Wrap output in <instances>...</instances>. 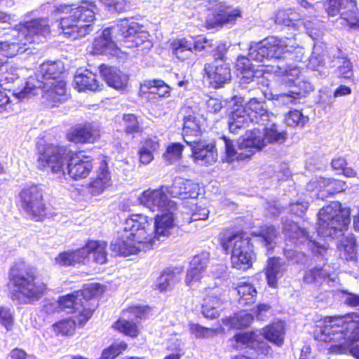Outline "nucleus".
I'll return each instance as SVG.
<instances>
[{
  "label": "nucleus",
  "mask_w": 359,
  "mask_h": 359,
  "mask_svg": "<svg viewBox=\"0 0 359 359\" xmlns=\"http://www.w3.org/2000/svg\"><path fill=\"white\" fill-rule=\"evenodd\" d=\"M184 146L180 143H172L168 145L163 156L169 164L177 163L182 157Z\"/></svg>",
  "instance_id": "09e8293b"
},
{
  "label": "nucleus",
  "mask_w": 359,
  "mask_h": 359,
  "mask_svg": "<svg viewBox=\"0 0 359 359\" xmlns=\"http://www.w3.org/2000/svg\"><path fill=\"white\" fill-rule=\"evenodd\" d=\"M193 44V49L195 52H201L202 50L206 52H212L213 44L212 40H209L204 36H199L194 40L191 41Z\"/></svg>",
  "instance_id": "13d9d810"
},
{
  "label": "nucleus",
  "mask_w": 359,
  "mask_h": 359,
  "mask_svg": "<svg viewBox=\"0 0 359 359\" xmlns=\"http://www.w3.org/2000/svg\"><path fill=\"white\" fill-rule=\"evenodd\" d=\"M238 16H240L239 11L225 7L217 15L216 21L219 25H222L234 21Z\"/></svg>",
  "instance_id": "864d4df0"
},
{
  "label": "nucleus",
  "mask_w": 359,
  "mask_h": 359,
  "mask_svg": "<svg viewBox=\"0 0 359 359\" xmlns=\"http://www.w3.org/2000/svg\"><path fill=\"white\" fill-rule=\"evenodd\" d=\"M337 22L350 31H359V15L355 0H346V8L340 13Z\"/></svg>",
  "instance_id": "c756f323"
},
{
  "label": "nucleus",
  "mask_w": 359,
  "mask_h": 359,
  "mask_svg": "<svg viewBox=\"0 0 359 359\" xmlns=\"http://www.w3.org/2000/svg\"><path fill=\"white\" fill-rule=\"evenodd\" d=\"M336 74L339 77L351 79L353 76V72L350 60L347 59H342V65L337 67Z\"/></svg>",
  "instance_id": "69168bd1"
},
{
  "label": "nucleus",
  "mask_w": 359,
  "mask_h": 359,
  "mask_svg": "<svg viewBox=\"0 0 359 359\" xmlns=\"http://www.w3.org/2000/svg\"><path fill=\"white\" fill-rule=\"evenodd\" d=\"M201 134L200 119L194 115H188L184 118V140H198Z\"/></svg>",
  "instance_id": "c9c22d12"
},
{
  "label": "nucleus",
  "mask_w": 359,
  "mask_h": 359,
  "mask_svg": "<svg viewBox=\"0 0 359 359\" xmlns=\"http://www.w3.org/2000/svg\"><path fill=\"white\" fill-rule=\"evenodd\" d=\"M107 243L103 241H88L81 248L85 261L92 260L100 264H105L107 261Z\"/></svg>",
  "instance_id": "cd10ccee"
},
{
  "label": "nucleus",
  "mask_w": 359,
  "mask_h": 359,
  "mask_svg": "<svg viewBox=\"0 0 359 359\" xmlns=\"http://www.w3.org/2000/svg\"><path fill=\"white\" fill-rule=\"evenodd\" d=\"M55 62H45L40 65L36 77H29L22 89H16L15 95L22 100L38 94L41 90L43 97L53 107L67 99L65 83L60 79L62 69Z\"/></svg>",
  "instance_id": "7ed1b4c3"
},
{
  "label": "nucleus",
  "mask_w": 359,
  "mask_h": 359,
  "mask_svg": "<svg viewBox=\"0 0 359 359\" xmlns=\"http://www.w3.org/2000/svg\"><path fill=\"white\" fill-rule=\"evenodd\" d=\"M346 189V182L333 178L316 177L313 178L306 186V190L314 192L311 197L316 196L318 199L324 200L329 196L343 191Z\"/></svg>",
  "instance_id": "dca6fc26"
},
{
  "label": "nucleus",
  "mask_w": 359,
  "mask_h": 359,
  "mask_svg": "<svg viewBox=\"0 0 359 359\" xmlns=\"http://www.w3.org/2000/svg\"><path fill=\"white\" fill-rule=\"evenodd\" d=\"M60 4L53 6L55 13H71L69 17L61 19L60 25L62 34L70 39H76L93 31V22L95 20L96 5L94 2L83 1L80 6Z\"/></svg>",
  "instance_id": "0eeeda50"
},
{
  "label": "nucleus",
  "mask_w": 359,
  "mask_h": 359,
  "mask_svg": "<svg viewBox=\"0 0 359 359\" xmlns=\"http://www.w3.org/2000/svg\"><path fill=\"white\" fill-rule=\"evenodd\" d=\"M115 327L121 332L131 337H135L139 334V329L135 323L125 319L118 320L115 323Z\"/></svg>",
  "instance_id": "603ef678"
},
{
  "label": "nucleus",
  "mask_w": 359,
  "mask_h": 359,
  "mask_svg": "<svg viewBox=\"0 0 359 359\" xmlns=\"http://www.w3.org/2000/svg\"><path fill=\"white\" fill-rule=\"evenodd\" d=\"M292 92V88L289 90L287 93H283L275 95L273 99L276 100L279 104L290 107L291 105L297 104L300 102L301 99Z\"/></svg>",
  "instance_id": "6e6d98bb"
},
{
  "label": "nucleus",
  "mask_w": 359,
  "mask_h": 359,
  "mask_svg": "<svg viewBox=\"0 0 359 359\" xmlns=\"http://www.w3.org/2000/svg\"><path fill=\"white\" fill-rule=\"evenodd\" d=\"M263 340L267 339L278 346H281L284 341V325L282 322L273 323L263 330Z\"/></svg>",
  "instance_id": "e433bc0d"
},
{
  "label": "nucleus",
  "mask_w": 359,
  "mask_h": 359,
  "mask_svg": "<svg viewBox=\"0 0 359 359\" xmlns=\"http://www.w3.org/2000/svg\"><path fill=\"white\" fill-rule=\"evenodd\" d=\"M209 262V253L203 252L194 256L191 262L190 268L187 271L186 283L190 287H197V284L203 278V273Z\"/></svg>",
  "instance_id": "393cba45"
},
{
  "label": "nucleus",
  "mask_w": 359,
  "mask_h": 359,
  "mask_svg": "<svg viewBox=\"0 0 359 359\" xmlns=\"http://www.w3.org/2000/svg\"><path fill=\"white\" fill-rule=\"evenodd\" d=\"M278 231L273 226H266L262 230L260 241L264 245L268 251L273 250L275 246V239L277 238Z\"/></svg>",
  "instance_id": "3c124183"
},
{
  "label": "nucleus",
  "mask_w": 359,
  "mask_h": 359,
  "mask_svg": "<svg viewBox=\"0 0 359 359\" xmlns=\"http://www.w3.org/2000/svg\"><path fill=\"white\" fill-rule=\"evenodd\" d=\"M189 332L198 339L210 338L217 333L215 330L201 326L197 323L189 324Z\"/></svg>",
  "instance_id": "5fc2aeb1"
},
{
  "label": "nucleus",
  "mask_w": 359,
  "mask_h": 359,
  "mask_svg": "<svg viewBox=\"0 0 359 359\" xmlns=\"http://www.w3.org/2000/svg\"><path fill=\"white\" fill-rule=\"evenodd\" d=\"M236 290L240 296L238 302L241 306L251 304L255 302L257 291L251 284L241 283L236 287Z\"/></svg>",
  "instance_id": "79ce46f5"
},
{
  "label": "nucleus",
  "mask_w": 359,
  "mask_h": 359,
  "mask_svg": "<svg viewBox=\"0 0 359 359\" xmlns=\"http://www.w3.org/2000/svg\"><path fill=\"white\" fill-rule=\"evenodd\" d=\"M275 73L279 76L286 77L288 82H292L295 85L298 76L301 73L299 67L287 65L283 62H280L276 65V69L274 70Z\"/></svg>",
  "instance_id": "c03bdc74"
},
{
  "label": "nucleus",
  "mask_w": 359,
  "mask_h": 359,
  "mask_svg": "<svg viewBox=\"0 0 359 359\" xmlns=\"http://www.w3.org/2000/svg\"><path fill=\"white\" fill-rule=\"evenodd\" d=\"M111 184L100 181L96 177L91 181L89 184V192L94 196H98L102 194L106 189L109 187Z\"/></svg>",
  "instance_id": "0e129e2a"
},
{
  "label": "nucleus",
  "mask_w": 359,
  "mask_h": 359,
  "mask_svg": "<svg viewBox=\"0 0 359 359\" xmlns=\"http://www.w3.org/2000/svg\"><path fill=\"white\" fill-rule=\"evenodd\" d=\"M221 245L226 254L231 252V262L233 268L246 270L252 266L255 253L251 238L245 233L224 237Z\"/></svg>",
  "instance_id": "9b49d317"
},
{
  "label": "nucleus",
  "mask_w": 359,
  "mask_h": 359,
  "mask_svg": "<svg viewBox=\"0 0 359 359\" xmlns=\"http://www.w3.org/2000/svg\"><path fill=\"white\" fill-rule=\"evenodd\" d=\"M316 333L319 340L332 344L330 348L342 351L359 341V318L353 320L348 315L326 317Z\"/></svg>",
  "instance_id": "39448f33"
},
{
  "label": "nucleus",
  "mask_w": 359,
  "mask_h": 359,
  "mask_svg": "<svg viewBox=\"0 0 359 359\" xmlns=\"http://www.w3.org/2000/svg\"><path fill=\"white\" fill-rule=\"evenodd\" d=\"M100 136L99 124L88 123L72 130L67 135L69 141L75 143H93Z\"/></svg>",
  "instance_id": "bb28decb"
},
{
  "label": "nucleus",
  "mask_w": 359,
  "mask_h": 359,
  "mask_svg": "<svg viewBox=\"0 0 359 359\" xmlns=\"http://www.w3.org/2000/svg\"><path fill=\"white\" fill-rule=\"evenodd\" d=\"M283 233L290 240L299 241L303 243L304 241H308V246L316 254H321L323 251L326 250V248L320 245L318 242L312 241L305 229L301 228L297 223L290 219H285L283 223Z\"/></svg>",
  "instance_id": "6ab92c4d"
},
{
  "label": "nucleus",
  "mask_w": 359,
  "mask_h": 359,
  "mask_svg": "<svg viewBox=\"0 0 359 359\" xmlns=\"http://www.w3.org/2000/svg\"><path fill=\"white\" fill-rule=\"evenodd\" d=\"M11 39L0 41V51L6 57H13L18 54L27 51L32 40L29 36H25L18 28L15 27L10 32Z\"/></svg>",
  "instance_id": "aec40b11"
},
{
  "label": "nucleus",
  "mask_w": 359,
  "mask_h": 359,
  "mask_svg": "<svg viewBox=\"0 0 359 359\" xmlns=\"http://www.w3.org/2000/svg\"><path fill=\"white\" fill-rule=\"evenodd\" d=\"M14 322L13 313L8 307H0V324L7 330H11Z\"/></svg>",
  "instance_id": "052dcab7"
},
{
  "label": "nucleus",
  "mask_w": 359,
  "mask_h": 359,
  "mask_svg": "<svg viewBox=\"0 0 359 359\" xmlns=\"http://www.w3.org/2000/svg\"><path fill=\"white\" fill-rule=\"evenodd\" d=\"M224 47L217 46V49L219 51V54L215 53L214 55L221 60H215L211 64H205L204 71L206 73L210 84L215 88H219L224 86V84L231 81V70L228 64L222 60L223 53L220 49Z\"/></svg>",
  "instance_id": "f3484780"
},
{
  "label": "nucleus",
  "mask_w": 359,
  "mask_h": 359,
  "mask_svg": "<svg viewBox=\"0 0 359 359\" xmlns=\"http://www.w3.org/2000/svg\"><path fill=\"white\" fill-rule=\"evenodd\" d=\"M16 27L25 36L31 38L30 44L38 42L41 37L45 38L50 33L49 20L45 18L28 20Z\"/></svg>",
  "instance_id": "4be33fe9"
},
{
  "label": "nucleus",
  "mask_w": 359,
  "mask_h": 359,
  "mask_svg": "<svg viewBox=\"0 0 359 359\" xmlns=\"http://www.w3.org/2000/svg\"><path fill=\"white\" fill-rule=\"evenodd\" d=\"M243 75L240 79V86L243 90H248V86L247 85L253 86L255 76L253 74V71H247L245 72H242Z\"/></svg>",
  "instance_id": "774afa93"
},
{
  "label": "nucleus",
  "mask_w": 359,
  "mask_h": 359,
  "mask_svg": "<svg viewBox=\"0 0 359 359\" xmlns=\"http://www.w3.org/2000/svg\"><path fill=\"white\" fill-rule=\"evenodd\" d=\"M191 149V156L195 163L201 166H208L217 161V151L212 143L207 144L200 140H186Z\"/></svg>",
  "instance_id": "a211bd4d"
},
{
  "label": "nucleus",
  "mask_w": 359,
  "mask_h": 359,
  "mask_svg": "<svg viewBox=\"0 0 359 359\" xmlns=\"http://www.w3.org/2000/svg\"><path fill=\"white\" fill-rule=\"evenodd\" d=\"M96 178L112 184L111 175L106 161H102L96 171Z\"/></svg>",
  "instance_id": "680f3d73"
},
{
  "label": "nucleus",
  "mask_w": 359,
  "mask_h": 359,
  "mask_svg": "<svg viewBox=\"0 0 359 359\" xmlns=\"http://www.w3.org/2000/svg\"><path fill=\"white\" fill-rule=\"evenodd\" d=\"M129 24L132 25V23L136 24L137 27L135 28L134 32L128 33V36L126 35V38L123 41L121 46L127 47L128 48H137V53H147L152 47L151 41L149 40L148 32L142 29L143 27L140 25L137 22L134 21H130L126 19H123Z\"/></svg>",
  "instance_id": "412c9836"
},
{
  "label": "nucleus",
  "mask_w": 359,
  "mask_h": 359,
  "mask_svg": "<svg viewBox=\"0 0 359 359\" xmlns=\"http://www.w3.org/2000/svg\"><path fill=\"white\" fill-rule=\"evenodd\" d=\"M100 288L98 283L86 285L81 290L61 297L58 306L66 312L79 316V323L85 325L91 318L95 307V304L90 302H96L94 297L97 295Z\"/></svg>",
  "instance_id": "1a4fd4ad"
},
{
  "label": "nucleus",
  "mask_w": 359,
  "mask_h": 359,
  "mask_svg": "<svg viewBox=\"0 0 359 359\" xmlns=\"http://www.w3.org/2000/svg\"><path fill=\"white\" fill-rule=\"evenodd\" d=\"M37 167L40 170L50 169L52 173L67 174L74 180L87 177L93 166L92 158L82 151L73 152L64 147L48 144L39 149Z\"/></svg>",
  "instance_id": "f257e3e1"
},
{
  "label": "nucleus",
  "mask_w": 359,
  "mask_h": 359,
  "mask_svg": "<svg viewBox=\"0 0 359 359\" xmlns=\"http://www.w3.org/2000/svg\"><path fill=\"white\" fill-rule=\"evenodd\" d=\"M219 289L213 288L211 294L203 299L202 305V313L207 318H216L219 316V309L223 304V301L219 297Z\"/></svg>",
  "instance_id": "473e14b6"
},
{
  "label": "nucleus",
  "mask_w": 359,
  "mask_h": 359,
  "mask_svg": "<svg viewBox=\"0 0 359 359\" xmlns=\"http://www.w3.org/2000/svg\"><path fill=\"white\" fill-rule=\"evenodd\" d=\"M172 54L180 61L194 63L196 60L191 41L180 39L174 41L171 44Z\"/></svg>",
  "instance_id": "7c9ffc66"
},
{
  "label": "nucleus",
  "mask_w": 359,
  "mask_h": 359,
  "mask_svg": "<svg viewBox=\"0 0 359 359\" xmlns=\"http://www.w3.org/2000/svg\"><path fill=\"white\" fill-rule=\"evenodd\" d=\"M340 256L348 261L355 260L356 258L355 239L352 234L346 236L344 241H341Z\"/></svg>",
  "instance_id": "37998d69"
},
{
  "label": "nucleus",
  "mask_w": 359,
  "mask_h": 359,
  "mask_svg": "<svg viewBox=\"0 0 359 359\" xmlns=\"http://www.w3.org/2000/svg\"><path fill=\"white\" fill-rule=\"evenodd\" d=\"M20 205L32 219L42 220L46 215L42 189L34 184L25 187L19 194Z\"/></svg>",
  "instance_id": "4468645a"
},
{
  "label": "nucleus",
  "mask_w": 359,
  "mask_h": 359,
  "mask_svg": "<svg viewBox=\"0 0 359 359\" xmlns=\"http://www.w3.org/2000/svg\"><path fill=\"white\" fill-rule=\"evenodd\" d=\"M245 107L238 106L230 113L228 118L231 133H238V130L248 126L250 122L260 125L267 121L276 119V116L269 111L263 98L249 97Z\"/></svg>",
  "instance_id": "6e6552de"
},
{
  "label": "nucleus",
  "mask_w": 359,
  "mask_h": 359,
  "mask_svg": "<svg viewBox=\"0 0 359 359\" xmlns=\"http://www.w3.org/2000/svg\"><path fill=\"white\" fill-rule=\"evenodd\" d=\"M165 191H168V188L164 187L146 190L139 197L140 203L153 212L175 211V203L168 198Z\"/></svg>",
  "instance_id": "2eb2a0df"
},
{
  "label": "nucleus",
  "mask_w": 359,
  "mask_h": 359,
  "mask_svg": "<svg viewBox=\"0 0 359 359\" xmlns=\"http://www.w3.org/2000/svg\"><path fill=\"white\" fill-rule=\"evenodd\" d=\"M312 90L313 86L310 83L301 81H298L297 83H295V85L292 86V93L298 95L299 98L302 100L306 97V94Z\"/></svg>",
  "instance_id": "e2e57ef3"
},
{
  "label": "nucleus",
  "mask_w": 359,
  "mask_h": 359,
  "mask_svg": "<svg viewBox=\"0 0 359 359\" xmlns=\"http://www.w3.org/2000/svg\"><path fill=\"white\" fill-rule=\"evenodd\" d=\"M285 271V262L278 257L269 259L266 269V276L270 287H276L278 280L281 278Z\"/></svg>",
  "instance_id": "72a5a7b5"
},
{
  "label": "nucleus",
  "mask_w": 359,
  "mask_h": 359,
  "mask_svg": "<svg viewBox=\"0 0 359 359\" xmlns=\"http://www.w3.org/2000/svg\"><path fill=\"white\" fill-rule=\"evenodd\" d=\"M276 120V118L261 123L260 125L264 126L263 132L256 128L248 131L242 141L239 142L237 150L232 140L225 136L220 137L218 143L224 145L225 160L227 162L245 160L267 144L284 143L287 139V133L278 126Z\"/></svg>",
  "instance_id": "f03ea898"
},
{
  "label": "nucleus",
  "mask_w": 359,
  "mask_h": 359,
  "mask_svg": "<svg viewBox=\"0 0 359 359\" xmlns=\"http://www.w3.org/2000/svg\"><path fill=\"white\" fill-rule=\"evenodd\" d=\"M151 223L143 215H133L126 219L123 231L111 242V249L117 255L129 256L152 248Z\"/></svg>",
  "instance_id": "20e7f679"
},
{
  "label": "nucleus",
  "mask_w": 359,
  "mask_h": 359,
  "mask_svg": "<svg viewBox=\"0 0 359 359\" xmlns=\"http://www.w3.org/2000/svg\"><path fill=\"white\" fill-rule=\"evenodd\" d=\"M318 217V233L325 238H335L343 236L351 222L349 213L341 209L339 201H332L322 208Z\"/></svg>",
  "instance_id": "9d476101"
},
{
  "label": "nucleus",
  "mask_w": 359,
  "mask_h": 359,
  "mask_svg": "<svg viewBox=\"0 0 359 359\" xmlns=\"http://www.w3.org/2000/svg\"><path fill=\"white\" fill-rule=\"evenodd\" d=\"M74 83L79 91L101 90L95 74L88 69H78L74 76Z\"/></svg>",
  "instance_id": "2f4dec72"
},
{
  "label": "nucleus",
  "mask_w": 359,
  "mask_h": 359,
  "mask_svg": "<svg viewBox=\"0 0 359 359\" xmlns=\"http://www.w3.org/2000/svg\"><path fill=\"white\" fill-rule=\"evenodd\" d=\"M137 26L132 23L128 24L125 20H119L116 24L106 28L102 34L95 39L93 43V49L97 54L116 55L118 48V44L122 45L126 35L134 32Z\"/></svg>",
  "instance_id": "ddd939ff"
},
{
  "label": "nucleus",
  "mask_w": 359,
  "mask_h": 359,
  "mask_svg": "<svg viewBox=\"0 0 359 359\" xmlns=\"http://www.w3.org/2000/svg\"><path fill=\"white\" fill-rule=\"evenodd\" d=\"M297 48L295 40L290 38L269 36L264 40L251 43L248 56L256 62L263 63L271 59H279L286 53H292Z\"/></svg>",
  "instance_id": "f8f14e48"
},
{
  "label": "nucleus",
  "mask_w": 359,
  "mask_h": 359,
  "mask_svg": "<svg viewBox=\"0 0 359 359\" xmlns=\"http://www.w3.org/2000/svg\"><path fill=\"white\" fill-rule=\"evenodd\" d=\"M346 0H328L326 11L329 16L334 17L346 8Z\"/></svg>",
  "instance_id": "bf43d9fd"
},
{
  "label": "nucleus",
  "mask_w": 359,
  "mask_h": 359,
  "mask_svg": "<svg viewBox=\"0 0 359 359\" xmlns=\"http://www.w3.org/2000/svg\"><path fill=\"white\" fill-rule=\"evenodd\" d=\"M81 248L74 251L63 252L55 257V262L62 266H74L76 264L84 263V255Z\"/></svg>",
  "instance_id": "4c0bfd02"
},
{
  "label": "nucleus",
  "mask_w": 359,
  "mask_h": 359,
  "mask_svg": "<svg viewBox=\"0 0 359 359\" xmlns=\"http://www.w3.org/2000/svg\"><path fill=\"white\" fill-rule=\"evenodd\" d=\"M175 211H165L161 212V215H157L155 218V222L152 219H149L144 215L148 223L151 224L152 231L150 232L152 241V247L155 244L156 241L163 240L170 234V231L173 226Z\"/></svg>",
  "instance_id": "5701e85b"
},
{
  "label": "nucleus",
  "mask_w": 359,
  "mask_h": 359,
  "mask_svg": "<svg viewBox=\"0 0 359 359\" xmlns=\"http://www.w3.org/2000/svg\"><path fill=\"white\" fill-rule=\"evenodd\" d=\"M325 60L323 55L316 53V48L309 57L308 62V67L315 72V76L317 77L325 78L327 75V72L325 70L324 67Z\"/></svg>",
  "instance_id": "49530a36"
},
{
  "label": "nucleus",
  "mask_w": 359,
  "mask_h": 359,
  "mask_svg": "<svg viewBox=\"0 0 359 359\" xmlns=\"http://www.w3.org/2000/svg\"><path fill=\"white\" fill-rule=\"evenodd\" d=\"M238 348L241 346H245L255 350L259 355H267L271 348L266 341L263 340V336L258 332L238 333L233 337Z\"/></svg>",
  "instance_id": "b1692460"
},
{
  "label": "nucleus",
  "mask_w": 359,
  "mask_h": 359,
  "mask_svg": "<svg viewBox=\"0 0 359 359\" xmlns=\"http://www.w3.org/2000/svg\"><path fill=\"white\" fill-rule=\"evenodd\" d=\"M79 316H74L71 318L62 320L53 325V329L55 334L62 335H72L74 332L76 325L83 327L78 322Z\"/></svg>",
  "instance_id": "a19ab883"
},
{
  "label": "nucleus",
  "mask_w": 359,
  "mask_h": 359,
  "mask_svg": "<svg viewBox=\"0 0 359 359\" xmlns=\"http://www.w3.org/2000/svg\"><path fill=\"white\" fill-rule=\"evenodd\" d=\"M199 185L191 180L182 177H176L168 191L172 197L196 198L199 194Z\"/></svg>",
  "instance_id": "a878e982"
},
{
  "label": "nucleus",
  "mask_w": 359,
  "mask_h": 359,
  "mask_svg": "<svg viewBox=\"0 0 359 359\" xmlns=\"http://www.w3.org/2000/svg\"><path fill=\"white\" fill-rule=\"evenodd\" d=\"M210 211L205 207L196 206L191 216V221L205 220L208 219Z\"/></svg>",
  "instance_id": "338daca9"
},
{
  "label": "nucleus",
  "mask_w": 359,
  "mask_h": 359,
  "mask_svg": "<svg viewBox=\"0 0 359 359\" xmlns=\"http://www.w3.org/2000/svg\"><path fill=\"white\" fill-rule=\"evenodd\" d=\"M9 278L15 287L11 292V299L18 305L39 301L47 290L44 283L37 280L36 270L22 262L16 263L11 268Z\"/></svg>",
  "instance_id": "423d86ee"
},
{
  "label": "nucleus",
  "mask_w": 359,
  "mask_h": 359,
  "mask_svg": "<svg viewBox=\"0 0 359 359\" xmlns=\"http://www.w3.org/2000/svg\"><path fill=\"white\" fill-rule=\"evenodd\" d=\"M285 121L289 126L302 128L308 122L309 118L303 115L300 111L295 109L290 111L286 114Z\"/></svg>",
  "instance_id": "8fccbe9b"
},
{
  "label": "nucleus",
  "mask_w": 359,
  "mask_h": 359,
  "mask_svg": "<svg viewBox=\"0 0 359 359\" xmlns=\"http://www.w3.org/2000/svg\"><path fill=\"white\" fill-rule=\"evenodd\" d=\"M124 130L127 134H134L140 131L137 116L134 114H124L122 118Z\"/></svg>",
  "instance_id": "4d7b16f0"
},
{
  "label": "nucleus",
  "mask_w": 359,
  "mask_h": 359,
  "mask_svg": "<svg viewBox=\"0 0 359 359\" xmlns=\"http://www.w3.org/2000/svg\"><path fill=\"white\" fill-rule=\"evenodd\" d=\"M253 320L252 314L245 311L236 313L233 316L223 320L225 325L230 328L242 329L248 327Z\"/></svg>",
  "instance_id": "ea45409f"
},
{
  "label": "nucleus",
  "mask_w": 359,
  "mask_h": 359,
  "mask_svg": "<svg viewBox=\"0 0 359 359\" xmlns=\"http://www.w3.org/2000/svg\"><path fill=\"white\" fill-rule=\"evenodd\" d=\"M299 15L291 9L278 11L275 17V22L276 24L287 27L296 26L297 22L299 21Z\"/></svg>",
  "instance_id": "a18cd8bd"
},
{
  "label": "nucleus",
  "mask_w": 359,
  "mask_h": 359,
  "mask_svg": "<svg viewBox=\"0 0 359 359\" xmlns=\"http://www.w3.org/2000/svg\"><path fill=\"white\" fill-rule=\"evenodd\" d=\"M330 276V266L324 264L323 266H316L309 270H306L304 274L303 281L307 284H320L325 280H332Z\"/></svg>",
  "instance_id": "f704fd0d"
},
{
  "label": "nucleus",
  "mask_w": 359,
  "mask_h": 359,
  "mask_svg": "<svg viewBox=\"0 0 359 359\" xmlns=\"http://www.w3.org/2000/svg\"><path fill=\"white\" fill-rule=\"evenodd\" d=\"M178 273L170 269L165 270L156 280V287L161 292L171 290L180 280Z\"/></svg>",
  "instance_id": "58836bf2"
},
{
  "label": "nucleus",
  "mask_w": 359,
  "mask_h": 359,
  "mask_svg": "<svg viewBox=\"0 0 359 359\" xmlns=\"http://www.w3.org/2000/svg\"><path fill=\"white\" fill-rule=\"evenodd\" d=\"M142 88H147L151 94L158 97H166L170 93L169 86L162 80L149 81L142 86Z\"/></svg>",
  "instance_id": "de8ad7c7"
},
{
  "label": "nucleus",
  "mask_w": 359,
  "mask_h": 359,
  "mask_svg": "<svg viewBox=\"0 0 359 359\" xmlns=\"http://www.w3.org/2000/svg\"><path fill=\"white\" fill-rule=\"evenodd\" d=\"M100 72L107 83L116 90H123L128 83V76L113 67L102 65L100 67Z\"/></svg>",
  "instance_id": "c85d7f7f"
}]
</instances>
